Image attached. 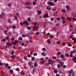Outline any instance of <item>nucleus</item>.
Wrapping results in <instances>:
<instances>
[{"instance_id": "1", "label": "nucleus", "mask_w": 76, "mask_h": 76, "mask_svg": "<svg viewBox=\"0 0 76 76\" xmlns=\"http://www.w3.org/2000/svg\"><path fill=\"white\" fill-rule=\"evenodd\" d=\"M6 45L5 46L6 48H9V47H10V44L9 43V42H8L7 43H6Z\"/></svg>"}, {"instance_id": "2", "label": "nucleus", "mask_w": 76, "mask_h": 76, "mask_svg": "<svg viewBox=\"0 0 76 76\" xmlns=\"http://www.w3.org/2000/svg\"><path fill=\"white\" fill-rule=\"evenodd\" d=\"M48 5H50L51 6H54V3L52 2H49L48 3Z\"/></svg>"}, {"instance_id": "3", "label": "nucleus", "mask_w": 76, "mask_h": 76, "mask_svg": "<svg viewBox=\"0 0 76 76\" xmlns=\"http://www.w3.org/2000/svg\"><path fill=\"white\" fill-rule=\"evenodd\" d=\"M39 25H38V26H35L33 29V31H35V29H36V30H38V28H39Z\"/></svg>"}, {"instance_id": "4", "label": "nucleus", "mask_w": 76, "mask_h": 76, "mask_svg": "<svg viewBox=\"0 0 76 76\" xmlns=\"http://www.w3.org/2000/svg\"><path fill=\"white\" fill-rule=\"evenodd\" d=\"M56 62H57V63H60L61 62V61L60 60L58 59H57L56 60Z\"/></svg>"}, {"instance_id": "5", "label": "nucleus", "mask_w": 76, "mask_h": 76, "mask_svg": "<svg viewBox=\"0 0 76 76\" xmlns=\"http://www.w3.org/2000/svg\"><path fill=\"white\" fill-rule=\"evenodd\" d=\"M44 18H47L48 17V15H47V14H45V15L44 16Z\"/></svg>"}, {"instance_id": "6", "label": "nucleus", "mask_w": 76, "mask_h": 76, "mask_svg": "<svg viewBox=\"0 0 76 76\" xmlns=\"http://www.w3.org/2000/svg\"><path fill=\"white\" fill-rule=\"evenodd\" d=\"M26 4H27V5H28H28H31V4L29 3V2H26Z\"/></svg>"}, {"instance_id": "7", "label": "nucleus", "mask_w": 76, "mask_h": 76, "mask_svg": "<svg viewBox=\"0 0 76 76\" xmlns=\"http://www.w3.org/2000/svg\"><path fill=\"white\" fill-rule=\"evenodd\" d=\"M67 20H69V21H71V20H72V19H71V18H70V17H67Z\"/></svg>"}, {"instance_id": "8", "label": "nucleus", "mask_w": 76, "mask_h": 76, "mask_svg": "<svg viewBox=\"0 0 76 76\" xmlns=\"http://www.w3.org/2000/svg\"><path fill=\"white\" fill-rule=\"evenodd\" d=\"M41 11H38V15H41Z\"/></svg>"}, {"instance_id": "9", "label": "nucleus", "mask_w": 76, "mask_h": 76, "mask_svg": "<svg viewBox=\"0 0 76 76\" xmlns=\"http://www.w3.org/2000/svg\"><path fill=\"white\" fill-rule=\"evenodd\" d=\"M72 16H74V17H75V16H76V14H75L73 12H72Z\"/></svg>"}, {"instance_id": "10", "label": "nucleus", "mask_w": 76, "mask_h": 76, "mask_svg": "<svg viewBox=\"0 0 76 76\" xmlns=\"http://www.w3.org/2000/svg\"><path fill=\"white\" fill-rule=\"evenodd\" d=\"M23 23H24L25 25H28V23H27V21H26L24 22Z\"/></svg>"}, {"instance_id": "11", "label": "nucleus", "mask_w": 76, "mask_h": 76, "mask_svg": "<svg viewBox=\"0 0 76 76\" xmlns=\"http://www.w3.org/2000/svg\"><path fill=\"white\" fill-rule=\"evenodd\" d=\"M40 64H43L44 63V60H42V61H41L40 62Z\"/></svg>"}, {"instance_id": "12", "label": "nucleus", "mask_w": 76, "mask_h": 76, "mask_svg": "<svg viewBox=\"0 0 76 76\" xmlns=\"http://www.w3.org/2000/svg\"><path fill=\"white\" fill-rule=\"evenodd\" d=\"M41 55H42V56H46V55L45 54V53H44V52L42 53Z\"/></svg>"}, {"instance_id": "13", "label": "nucleus", "mask_w": 76, "mask_h": 76, "mask_svg": "<svg viewBox=\"0 0 76 76\" xmlns=\"http://www.w3.org/2000/svg\"><path fill=\"white\" fill-rule=\"evenodd\" d=\"M21 74H22V75H24V72L23 71H22L20 72Z\"/></svg>"}, {"instance_id": "14", "label": "nucleus", "mask_w": 76, "mask_h": 76, "mask_svg": "<svg viewBox=\"0 0 76 76\" xmlns=\"http://www.w3.org/2000/svg\"><path fill=\"white\" fill-rule=\"evenodd\" d=\"M72 72H73V69H71L69 71V73L72 74Z\"/></svg>"}, {"instance_id": "15", "label": "nucleus", "mask_w": 76, "mask_h": 76, "mask_svg": "<svg viewBox=\"0 0 76 76\" xmlns=\"http://www.w3.org/2000/svg\"><path fill=\"white\" fill-rule=\"evenodd\" d=\"M60 64H61V66L62 67L63 66V63L62 62V61H61V62H60Z\"/></svg>"}, {"instance_id": "16", "label": "nucleus", "mask_w": 76, "mask_h": 76, "mask_svg": "<svg viewBox=\"0 0 76 76\" xmlns=\"http://www.w3.org/2000/svg\"><path fill=\"white\" fill-rule=\"evenodd\" d=\"M12 32H11V31H9V32H8V34H9V35H12Z\"/></svg>"}, {"instance_id": "17", "label": "nucleus", "mask_w": 76, "mask_h": 76, "mask_svg": "<svg viewBox=\"0 0 76 76\" xmlns=\"http://www.w3.org/2000/svg\"><path fill=\"white\" fill-rule=\"evenodd\" d=\"M72 60L73 61V60H76V57L75 56L73 57Z\"/></svg>"}, {"instance_id": "18", "label": "nucleus", "mask_w": 76, "mask_h": 76, "mask_svg": "<svg viewBox=\"0 0 76 76\" xmlns=\"http://www.w3.org/2000/svg\"><path fill=\"white\" fill-rule=\"evenodd\" d=\"M62 23L63 24H64V23H66V21L64 20H62Z\"/></svg>"}, {"instance_id": "19", "label": "nucleus", "mask_w": 76, "mask_h": 76, "mask_svg": "<svg viewBox=\"0 0 76 76\" xmlns=\"http://www.w3.org/2000/svg\"><path fill=\"white\" fill-rule=\"evenodd\" d=\"M24 59H25V60H26V59H27V56H24Z\"/></svg>"}, {"instance_id": "20", "label": "nucleus", "mask_w": 76, "mask_h": 76, "mask_svg": "<svg viewBox=\"0 0 76 76\" xmlns=\"http://www.w3.org/2000/svg\"><path fill=\"white\" fill-rule=\"evenodd\" d=\"M8 7H11L12 6V4H9L8 5Z\"/></svg>"}, {"instance_id": "21", "label": "nucleus", "mask_w": 76, "mask_h": 76, "mask_svg": "<svg viewBox=\"0 0 76 76\" xmlns=\"http://www.w3.org/2000/svg\"><path fill=\"white\" fill-rule=\"evenodd\" d=\"M66 9H69V6L68 5L66 6Z\"/></svg>"}, {"instance_id": "22", "label": "nucleus", "mask_w": 76, "mask_h": 76, "mask_svg": "<svg viewBox=\"0 0 76 76\" xmlns=\"http://www.w3.org/2000/svg\"><path fill=\"white\" fill-rule=\"evenodd\" d=\"M72 40H73V41H76V39H75V37L74 38H72Z\"/></svg>"}, {"instance_id": "23", "label": "nucleus", "mask_w": 76, "mask_h": 76, "mask_svg": "<svg viewBox=\"0 0 76 76\" xmlns=\"http://www.w3.org/2000/svg\"><path fill=\"white\" fill-rule=\"evenodd\" d=\"M61 57L62 58H64V56H63V55H61Z\"/></svg>"}, {"instance_id": "24", "label": "nucleus", "mask_w": 76, "mask_h": 76, "mask_svg": "<svg viewBox=\"0 0 76 76\" xmlns=\"http://www.w3.org/2000/svg\"><path fill=\"white\" fill-rule=\"evenodd\" d=\"M10 73L11 74H12V73H13V70H10Z\"/></svg>"}, {"instance_id": "25", "label": "nucleus", "mask_w": 76, "mask_h": 76, "mask_svg": "<svg viewBox=\"0 0 76 76\" xmlns=\"http://www.w3.org/2000/svg\"><path fill=\"white\" fill-rule=\"evenodd\" d=\"M1 15L2 16H5V14L4 13H2L1 14Z\"/></svg>"}, {"instance_id": "26", "label": "nucleus", "mask_w": 76, "mask_h": 76, "mask_svg": "<svg viewBox=\"0 0 76 76\" xmlns=\"http://www.w3.org/2000/svg\"><path fill=\"white\" fill-rule=\"evenodd\" d=\"M26 8H27L28 9H31V7H29V6H27L26 7Z\"/></svg>"}, {"instance_id": "27", "label": "nucleus", "mask_w": 76, "mask_h": 76, "mask_svg": "<svg viewBox=\"0 0 76 76\" xmlns=\"http://www.w3.org/2000/svg\"><path fill=\"white\" fill-rule=\"evenodd\" d=\"M11 41H13L14 40H15V38L13 37H12L11 38Z\"/></svg>"}, {"instance_id": "28", "label": "nucleus", "mask_w": 76, "mask_h": 76, "mask_svg": "<svg viewBox=\"0 0 76 76\" xmlns=\"http://www.w3.org/2000/svg\"><path fill=\"white\" fill-rule=\"evenodd\" d=\"M34 60H35V57H33L31 58V60H32V61H34Z\"/></svg>"}, {"instance_id": "29", "label": "nucleus", "mask_w": 76, "mask_h": 76, "mask_svg": "<svg viewBox=\"0 0 76 76\" xmlns=\"http://www.w3.org/2000/svg\"><path fill=\"white\" fill-rule=\"evenodd\" d=\"M36 4V2L35 1H34L33 4V5H35Z\"/></svg>"}, {"instance_id": "30", "label": "nucleus", "mask_w": 76, "mask_h": 76, "mask_svg": "<svg viewBox=\"0 0 76 76\" xmlns=\"http://www.w3.org/2000/svg\"><path fill=\"white\" fill-rule=\"evenodd\" d=\"M37 62H36L34 64V67H36L37 66Z\"/></svg>"}, {"instance_id": "31", "label": "nucleus", "mask_w": 76, "mask_h": 76, "mask_svg": "<svg viewBox=\"0 0 76 76\" xmlns=\"http://www.w3.org/2000/svg\"><path fill=\"white\" fill-rule=\"evenodd\" d=\"M47 41H48V42L49 43V44H51V42H50V40H48Z\"/></svg>"}, {"instance_id": "32", "label": "nucleus", "mask_w": 76, "mask_h": 76, "mask_svg": "<svg viewBox=\"0 0 76 76\" xmlns=\"http://www.w3.org/2000/svg\"><path fill=\"white\" fill-rule=\"evenodd\" d=\"M24 24V23H23L22 22H21L20 23V25L21 26H22V25H23V24Z\"/></svg>"}, {"instance_id": "33", "label": "nucleus", "mask_w": 76, "mask_h": 76, "mask_svg": "<svg viewBox=\"0 0 76 76\" xmlns=\"http://www.w3.org/2000/svg\"><path fill=\"white\" fill-rule=\"evenodd\" d=\"M11 54H12V55L14 54V51L13 50H12V52H11Z\"/></svg>"}, {"instance_id": "34", "label": "nucleus", "mask_w": 76, "mask_h": 76, "mask_svg": "<svg viewBox=\"0 0 76 76\" xmlns=\"http://www.w3.org/2000/svg\"><path fill=\"white\" fill-rule=\"evenodd\" d=\"M62 12H63L64 13H66V11L64 10H62Z\"/></svg>"}, {"instance_id": "35", "label": "nucleus", "mask_w": 76, "mask_h": 76, "mask_svg": "<svg viewBox=\"0 0 76 76\" xmlns=\"http://www.w3.org/2000/svg\"><path fill=\"white\" fill-rule=\"evenodd\" d=\"M27 29H28V30H31V27H27Z\"/></svg>"}, {"instance_id": "36", "label": "nucleus", "mask_w": 76, "mask_h": 76, "mask_svg": "<svg viewBox=\"0 0 76 76\" xmlns=\"http://www.w3.org/2000/svg\"><path fill=\"white\" fill-rule=\"evenodd\" d=\"M68 46H69H69H70V47H71L72 46V45H71V43H69L68 44Z\"/></svg>"}, {"instance_id": "37", "label": "nucleus", "mask_w": 76, "mask_h": 76, "mask_svg": "<svg viewBox=\"0 0 76 76\" xmlns=\"http://www.w3.org/2000/svg\"><path fill=\"white\" fill-rule=\"evenodd\" d=\"M51 64H52V65H53V64H54V62H53V61H51Z\"/></svg>"}, {"instance_id": "38", "label": "nucleus", "mask_w": 76, "mask_h": 76, "mask_svg": "<svg viewBox=\"0 0 76 76\" xmlns=\"http://www.w3.org/2000/svg\"><path fill=\"white\" fill-rule=\"evenodd\" d=\"M70 57L72 58L73 57V54H71L70 55H69Z\"/></svg>"}, {"instance_id": "39", "label": "nucleus", "mask_w": 76, "mask_h": 76, "mask_svg": "<svg viewBox=\"0 0 76 76\" xmlns=\"http://www.w3.org/2000/svg\"><path fill=\"white\" fill-rule=\"evenodd\" d=\"M22 37H23L24 38H25V37H26V35H24V34H23Z\"/></svg>"}, {"instance_id": "40", "label": "nucleus", "mask_w": 76, "mask_h": 76, "mask_svg": "<svg viewBox=\"0 0 76 76\" xmlns=\"http://www.w3.org/2000/svg\"><path fill=\"white\" fill-rule=\"evenodd\" d=\"M58 55H60V54H61V52H59L58 53H57Z\"/></svg>"}, {"instance_id": "41", "label": "nucleus", "mask_w": 76, "mask_h": 76, "mask_svg": "<svg viewBox=\"0 0 76 76\" xmlns=\"http://www.w3.org/2000/svg\"><path fill=\"white\" fill-rule=\"evenodd\" d=\"M53 37L54 36L53 35H51L50 36V38H53Z\"/></svg>"}, {"instance_id": "42", "label": "nucleus", "mask_w": 76, "mask_h": 76, "mask_svg": "<svg viewBox=\"0 0 76 76\" xmlns=\"http://www.w3.org/2000/svg\"><path fill=\"white\" fill-rule=\"evenodd\" d=\"M52 10L53 12H54L55 11H56V9H53Z\"/></svg>"}, {"instance_id": "43", "label": "nucleus", "mask_w": 76, "mask_h": 76, "mask_svg": "<svg viewBox=\"0 0 76 76\" xmlns=\"http://www.w3.org/2000/svg\"><path fill=\"white\" fill-rule=\"evenodd\" d=\"M26 36L27 37H29V34H27L26 35Z\"/></svg>"}, {"instance_id": "44", "label": "nucleus", "mask_w": 76, "mask_h": 76, "mask_svg": "<svg viewBox=\"0 0 76 76\" xmlns=\"http://www.w3.org/2000/svg\"><path fill=\"white\" fill-rule=\"evenodd\" d=\"M3 40H2L1 41H2L3 42H4V41H5V39L4 38H3Z\"/></svg>"}, {"instance_id": "45", "label": "nucleus", "mask_w": 76, "mask_h": 76, "mask_svg": "<svg viewBox=\"0 0 76 76\" xmlns=\"http://www.w3.org/2000/svg\"><path fill=\"white\" fill-rule=\"evenodd\" d=\"M42 50L45 51H46V49H45V48H44L42 49Z\"/></svg>"}, {"instance_id": "46", "label": "nucleus", "mask_w": 76, "mask_h": 76, "mask_svg": "<svg viewBox=\"0 0 76 76\" xmlns=\"http://www.w3.org/2000/svg\"><path fill=\"white\" fill-rule=\"evenodd\" d=\"M56 20H60V18H56Z\"/></svg>"}, {"instance_id": "47", "label": "nucleus", "mask_w": 76, "mask_h": 76, "mask_svg": "<svg viewBox=\"0 0 76 76\" xmlns=\"http://www.w3.org/2000/svg\"><path fill=\"white\" fill-rule=\"evenodd\" d=\"M4 50H5V51H7V48H6L4 49Z\"/></svg>"}, {"instance_id": "48", "label": "nucleus", "mask_w": 76, "mask_h": 76, "mask_svg": "<svg viewBox=\"0 0 76 76\" xmlns=\"http://www.w3.org/2000/svg\"><path fill=\"white\" fill-rule=\"evenodd\" d=\"M38 25V23H34V25Z\"/></svg>"}, {"instance_id": "49", "label": "nucleus", "mask_w": 76, "mask_h": 76, "mask_svg": "<svg viewBox=\"0 0 76 76\" xmlns=\"http://www.w3.org/2000/svg\"><path fill=\"white\" fill-rule=\"evenodd\" d=\"M14 57H15V55H13L11 56V58H14Z\"/></svg>"}, {"instance_id": "50", "label": "nucleus", "mask_w": 76, "mask_h": 76, "mask_svg": "<svg viewBox=\"0 0 76 76\" xmlns=\"http://www.w3.org/2000/svg\"><path fill=\"white\" fill-rule=\"evenodd\" d=\"M22 39H23L22 37H21L19 39V41H20V40H22Z\"/></svg>"}, {"instance_id": "51", "label": "nucleus", "mask_w": 76, "mask_h": 76, "mask_svg": "<svg viewBox=\"0 0 76 76\" xmlns=\"http://www.w3.org/2000/svg\"><path fill=\"white\" fill-rule=\"evenodd\" d=\"M27 57H31V55H30V54H28L27 55Z\"/></svg>"}, {"instance_id": "52", "label": "nucleus", "mask_w": 76, "mask_h": 76, "mask_svg": "<svg viewBox=\"0 0 76 76\" xmlns=\"http://www.w3.org/2000/svg\"><path fill=\"white\" fill-rule=\"evenodd\" d=\"M36 35H39V32H37L36 33Z\"/></svg>"}, {"instance_id": "53", "label": "nucleus", "mask_w": 76, "mask_h": 76, "mask_svg": "<svg viewBox=\"0 0 76 76\" xmlns=\"http://www.w3.org/2000/svg\"><path fill=\"white\" fill-rule=\"evenodd\" d=\"M60 43V42H57V44H59Z\"/></svg>"}, {"instance_id": "54", "label": "nucleus", "mask_w": 76, "mask_h": 76, "mask_svg": "<svg viewBox=\"0 0 76 76\" xmlns=\"http://www.w3.org/2000/svg\"><path fill=\"white\" fill-rule=\"evenodd\" d=\"M54 72L55 73H57V71H56V70H54Z\"/></svg>"}, {"instance_id": "55", "label": "nucleus", "mask_w": 76, "mask_h": 76, "mask_svg": "<svg viewBox=\"0 0 76 76\" xmlns=\"http://www.w3.org/2000/svg\"><path fill=\"white\" fill-rule=\"evenodd\" d=\"M66 56H67V57H69V54H66L65 55Z\"/></svg>"}, {"instance_id": "56", "label": "nucleus", "mask_w": 76, "mask_h": 76, "mask_svg": "<svg viewBox=\"0 0 76 76\" xmlns=\"http://www.w3.org/2000/svg\"><path fill=\"white\" fill-rule=\"evenodd\" d=\"M61 19H65V17H64V16H62L61 18Z\"/></svg>"}, {"instance_id": "57", "label": "nucleus", "mask_w": 76, "mask_h": 76, "mask_svg": "<svg viewBox=\"0 0 76 76\" xmlns=\"http://www.w3.org/2000/svg\"><path fill=\"white\" fill-rule=\"evenodd\" d=\"M12 28H13L14 29H15V28H16V26H12Z\"/></svg>"}, {"instance_id": "58", "label": "nucleus", "mask_w": 76, "mask_h": 76, "mask_svg": "<svg viewBox=\"0 0 76 76\" xmlns=\"http://www.w3.org/2000/svg\"><path fill=\"white\" fill-rule=\"evenodd\" d=\"M13 44H14V45H16V43H15V42H13Z\"/></svg>"}, {"instance_id": "59", "label": "nucleus", "mask_w": 76, "mask_h": 76, "mask_svg": "<svg viewBox=\"0 0 76 76\" xmlns=\"http://www.w3.org/2000/svg\"><path fill=\"white\" fill-rule=\"evenodd\" d=\"M14 18H15V19H16V20H17V19H18V18H17V17L16 16H15Z\"/></svg>"}, {"instance_id": "60", "label": "nucleus", "mask_w": 76, "mask_h": 76, "mask_svg": "<svg viewBox=\"0 0 76 76\" xmlns=\"http://www.w3.org/2000/svg\"><path fill=\"white\" fill-rule=\"evenodd\" d=\"M53 59H56V57H52Z\"/></svg>"}, {"instance_id": "61", "label": "nucleus", "mask_w": 76, "mask_h": 76, "mask_svg": "<svg viewBox=\"0 0 76 76\" xmlns=\"http://www.w3.org/2000/svg\"><path fill=\"white\" fill-rule=\"evenodd\" d=\"M8 21L9 22V23H11V21L10 20V19L8 20Z\"/></svg>"}, {"instance_id": "62", "label": "nucleus", "mask_w": 76, "mask_h": 76, "mask_svg": "<svg viewBox=\"0 0 76 76\" xmlns=\"http://www.w3.org/2000/svg\"><path fill=\"white\" fill-rule=\"evenodd\" d=\"M47 10H51V8H48V7H47Z\"/></svg>"}, {"instance_id": "63", "label": "nucleus", "mask_w": 76, "mask_h": 76, "mask_svg": "<svg viewBox=\"0 0 76 76\" xmlns=\"http://www.w3.org/2000/svg\"><path fill=\"white\" fill-rule=\"evenodd\" d=\"M16 16H19V13H16Z\"/></svg>"}, {"instance_id": "64", "label": "nucleus", "mask_w": 76, "mask_h": 76, "mask_svg": "<svg viewBox=\"0 0 76 76\" xmlns=\"http://www.w3.org/2000/svg\"><path fill=\"white\" fill-rule=\"evenodd\" d=\"M60 67V65L58 64V68H59Z\"/></svg>"}]
</instances>
